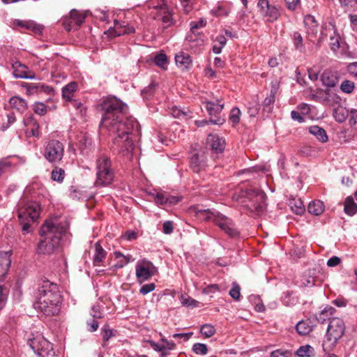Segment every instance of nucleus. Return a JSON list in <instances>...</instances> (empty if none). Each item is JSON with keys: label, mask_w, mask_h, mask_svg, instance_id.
Listing matches in <instances>:
<instances>
[{"label": "nucleus", "mask_w": 357, "mask_h": 357, "mask_svg": "<svg viewBox=\"0 0 357 357\" xmlns=\"http://www.w3.org/2000/svg\"><path fill=\"white\" fill-rule=\"evenodd\" d=\"M104 113L100 126L116 135L114 144L123 155L131 157L134 150V140L140 134V126L137 120L128 116V107L116 97H108L101 105Z\"/></svg>", "instance_id": "f257e3e1"}, {"label": "nucleus", "mask_w": 357, "mask_h": 357, "mask_svg": "<svg viewBox=\"0 0 357 357\" xmlns=\"http://www.w3.org/2000/svg\"><path fill=\"white\" fill-rule=\"evenodd\" d=\"M61 296L56 284L44 280L38 290L35 307L47 316H55L60 312Z\"/></svg>", "instance_id": "f03ea898"}, {"label": "nucleus", "mask_w": 357, "mask_h": 357, "mask_svg": "<svg viewBox=\"0 0 357 357\" xmlns=\"http://www.w3.org/2000/svg\"><path fill=\"white\" fill-rule=\"evenodd\" d=\"M67 227L60 222L47 220L41 227L40 239L37 251L39 254L50 255L59 248L61 238L66 232Z\"/></svg>", "instance_id": "7ed1b4c3"}, {"label": "nucleus", "mask_w": 357, "mask_h": 357, "mask_svg": "<svg viewBox=\"0 0 357 357\" xmlns=\"http://www.w3.org/2000/svg\"><path fill=\"white\" fill-rule=\"evenodd\" d=\"M241 203L250 212L259 215L266 208V195L264 192L250 188L241 192Z\"/></svg>", "instance_id": "20e7f679"}, {"label": "nucleus", "mask_w": 357, "mask_h": 357, "mask_svg": "<svg viewBox=\"0 0 357 357\" xmlns=\"http://www.w3.org/2000/svg\"><path fill=\"white\" fill-rule=\"evenodd\" d=\"M96 180L95 185L96 187H105L110 185L114 179V172L112 167L110 158L101 154L96 160Z\"/></svg>", "instance_id": "39448f33"}, {"label": "nucleus", "mask_w": 357, "mask_h": 357, "mask_svg": "<svg viewBox=\"0 0 357 357\" xmlns=\"http://www.w3.org/2000/svg\"><path fill=\"white\" fill-rule=\"evenodd\" d=\"M344 331L345 326L342 319L338 317H333L331 319L322 344L325 352L332 350L335 347L337 341L342 337Z\"/></svg>", "instance_id": "423d86ee"}, {"label": "nucleus", "mask_w": 357, "mask_h": 357, "mask_svg": "<svg viewBox=\"0 0 357 357\" xmlns=\"http://www.w3.org/2000/svg\"><path fill=\"white\" fill-rule=\"evenodd\" d=\"M17 216L20 221L35 222L40 215V205L31 200L22 199L17 205Z\"/></svg>", "instance_id": "0eeeda50"}, {"label": "nucleus", "mask_w": 357, "mask_h": 357, "mask_svg": "<svg viewBox=\"0 0 357 357\" xmlns=\"http://www.w3.org/2000/svg\"><path fill=\"white\" fill-rule=\"evenodd\" d=\"M43 157L51 163H59L64 155V145L56 139H51L44 146Z\"/></svg>", "instance_id": "6e6552de"}, {"label": "nucleus", "mask_w": 357, "mask_h": 357, "mask_svg": "<svg viewBox=\"0 0 357 357\" xmlns=\"http://www.w3.org/2000/svg\"><path fill=\"white\" fill-rule=\"evenodd\" d=\"M29 344L40 357H56L52 344L43 337L31 340Z\"/></svg>", "instance_id": "1a4fd4ad"}, {"label": "nucleus", "mask_w": 357, "mask_h": 357, "mask_svg": "<svg viewBox=\"0 0 357 357\" xmlns=\"http://www.w3.org/2000/svg\"><path fill=\"white\" fill-rule=\"evenodd\" d=\"M215 215L214 223L231 238L237 237L239 234L233 221L219 211Z\"/></svg>", "instance_id": "9d476101"}, {"label": "nucleus", "mask_w": 357, "mask_h": 357, "mask_svg": "<svg viewBox=\"0 0 357 357\" xmlns=\"http://www.w3.org/2000/svg\"><path fill=\"white\" fill-rule=\"evenodd\" d=\"M86 14L84 13L73 9L70 12L68 16L63 19V26L68 31L77 29L84 22Z\"/></svg>", "instance_id": "9b49d317"}, {"label": "nucleus", "mask_w": 357, "mask_h": 357, "mask_svg": "<svg viewBox=\"0 0 357 357\" xmlns=\"http://www.w3.org/2000/svg\"><path fill=\"white\" fill-rule=\"evenodd\" d=\"M258 7L261 15L268 22H274L280 15L277 6L271 4L268 0H259Z\"/></svg>", "instance_id": "f8f14e48"}, {"label": "nucleus", "mask_w": 357, "mask_h": 357, "mask_svg": "<svg viewBox=\"0 0 357 357\" xmlns=\"http://www.w3.org/2000/svg\"><path fill=\"white\" fill-rule=\"evenodd\" d=\"M207 165L206 155L204 151L194 153L190 161V167L194 172L199 173Z\"/></svg>", "instance_id": "ddd939ff"}, {"label": "nucleus", "mask_w": 357, "mask_h": 357, "mask_svg": "<svg viewBox=\"0 0 357 357\" xmlns=\"http://www.w3.org/2000/svg\"><path fill=\"white\" fill-rule=\"evenodd\" d=\"M329 36L330 37V46L331 50H333L335 54L337 53V50H339L340 40V37L338 34L336 33L333 27L325 28L321 32V36L319 38L318 43H320L322 40H324V36Z\"/></svg>", "instance_id": "4468645a"}, {"label": "nucleus", "mask_w": 357, "mask_h": 357, "mask_svg": "<svg viewBox=\"0 0 357 357\" xmlns=\"http://www.w3.org/2000/svg\"><path fill=\"white\" fill-rule=\"evenodd\" d=\"M304 24L306 29L307 38L310 41H314L319 31V24L315 17L307 15L304 18Z\"/></svg>", "instance_id": "2eb2a0df"}, {"label": "nucleus", "mask_w": 357, "mask_h": 357, "mask_svg": "<svg viewBox=\"0 0 357 357\" xmlns=\"http://www.w3.org/2000/svg\"><path fill=\"white\" fill-rule=\"evenodd\" d=\"M10 265V259L4 255H0V277L4 276ZM6 300V291L0 287V310L3 309L5 305Z\"/></svg>", "instance_id": "dca6fc26"}, {"label": "nucleus", "mask_w": 357, "mask_h": 357, "mask_svg": "<svg viewBox=\"0 0 357 357\" xmlns=\"http://www.w3.org/2000/svg\"><path fill=\"white\" fill-rule=\"evenodd\" d=\"M206 142L215 153H221L225 150V139L217 134H209Z\"/></svg>", "instance_id": "f3484780"}, {"label": "nucleus", "mask_w": 357, "mask_h": 357, "mask_svg": "<svg viewBox=\"0 0 357 357\" xmlns=\"http://www.w3.org/2000/svg\"><path fill=\"white\" fill-rule=\"evenodd\" d=\"M322 84L328 87H334L339 81L337 72L326 70L321 76Z\"/></svg>", "instance_id": "a211bd4d"}, {"label": "nucleus", "mask_w": 357, "mask_h": 357, "mask_svg": "<svg viewBox=\"0 0 357 357\" xmlns=\"http://www.w3.org/2000/svg\"><path fill=\"white\" fill-rule=\"evenodd\" d=\"M107 252L102 248L100 242H96L94 245V254L93 257V264L96 266H102L106 259Z\"/></svg>", "instance_id": "6ab92c4d"}, {"label": "nucleus", "mask_w": 357, "mask_h": 357, "mask_svg": "<svg viewBox=\"0 0 357 357\" xmlns=\"http://www.w3.org/2000/svg\"><path fill=\"white\" fill-rule=\"evenodd\" d=\"M13 76L16 78H22V79H33L35 77L34 75H29L27 74V67L25 65L22 64L20 62H15L13 65Z\"/></svg>", "instance_id": "aec40b11"}, {"label": "nucleus", "mask_w": 357, "mask_h": 357, "mask_svg": "<svg viewBox=\"0 0 357 357\" xmlns=\"http://www.w3.org/2000/svg\"><path fill=\"white\" fill-rule=\"evenodd\" d=\"M175 61L177 66L183 70H188L192 66V59L190 55L183 52L176 55Z\"/></svg>", "instance_id": "412c9836"}, {"label": "nucleus", "mask_w": 357, "mask_h": 357, "mask_svg": "<svg viewBox=\"0 0 357 357\" xmlns=\"http://www.w3.org/2000/svg\"><path fill=\"white\" fill-rule=\"evenodd\" d=\"M314 326V321L307 319L299 321L296 326V329L300 335H306L312 331Z\"/></svg>", "instance_id": "4be33fe9"}, {"label": "nucleus", "mask_w": 357, "mask_h": 357, "mask_svg": "<svg viewBox=\"0 0 357 357\" xmlns=\"http://www.w3.org/2000/svg\"><path fill=\"white\" fill-rule=\"evenodd\" d=\"M308 131L310 134L314 135L318 141L321 143H326L328 140V137L326 130L318 126H312L308 128Z\"/></svg>", "instance_id": "5701e85b"}, {"label": "nucleus", "mask_w": 357, "mask_h": 357, "mask_svg": "<svg viewBox=\"0 0 357 357\" xmlns=\"http://www.w3.org/2000/svg\"><path fill=\"white\" fill-rule=\"evenodd\" d=\"M151 275L149 264H137L136 266V276L140 282L147 280Z\"/></svg>", "instance_id": "b1692460"}, {"label": "nucleus", "mask_w": 357, "mask_h": 357, "mask_svg": "<svg viewBox=\"0 0 357 357\" xmlns=\"http://www.w3.org/2000/svg\"><path fill=\"white\" fill-rule=\"evenodd\" d=\"M10 107L20 113L24 112L27 109L26 100L19 96H13L9 100Z\"/></svg>", "instance_id": "393cba45"}, {"label": "nucleus", "mask_w": 357, "mask_h": 357, "mask_svg": "<svg viewBox=\"0 0 357 357\" xmlns=\"http://www.w3.org/2000/svg\"><path fill=\"white\" fill-rule=\"evenodd\" d=\"M77 90V83L71 82L62 88V98L66 101H71L75 91Z\"/></svg>", "instance_id": "a878e982"}, {"label": "nucleus", "mask_w": 357, "mask_h": 357, "mask_svg": "<svg viewBox=\"0 0 357 357\" xmlns=\"http://www.w3.org/2000/svg\"><path fill=\"white\" fill-rule=\"evenodd\" d=\"M159 17L164 29H167L174 24L172 13L165 8L160 9Z\"/></svg>", "instance_id": "bb28decb"}, {"label": "nucleus", "mask_w": 357, "mask_h": 357, "mask_svg": "<svg viewBox=\"0 0 357 357\" xmlns=\"http://www.w3.org/2000/svg\"><path fill=\"white\" fill-rule=\"evenodd\" d=\"M115 33L116 36H120L125 34H130L135 32V29L132 26L126 24V22L114 23Z\"/></svg>", "instance_id": "cd10ccee"}, {"label": "nucleus", "mask_w": 357, "mask_h": 357, "mask_svg": "<svg viewBox=\"0 0 357 357\" xmlns=\"http://www.w3.org/2000/svg\"><path fill=\"white\" fill-rule=\"evenodd\" d=\"M335 311L334 307L327 305L316 316V320L321 324H324L326 320L331 321L333 319L331 316L335 314Z\"/></svg>", "instance_id": "c85d7f7f"}, {"label": "nucleus", "mask_w": 357, "mask_h": 357, "mask_svg": "<svg viewBox=\"0 0 357 357\" xmlns=\"http://www.w3.org/2000/svg\"><path fill=\"white\" fill-rule=\"evenodd\" d=\"M206 104V109L211 116L220 113L224 107V104L222 102V100H217L216 102L207 101Z\"/></svg>", "instance_id": "c756f323"}, {"label": "nucleus", "mask_w": 357, "mask_h": 357, "mask_svg": "<svg viewBox=\"0 0 357 357\" xmlns=\"http://www.w3.org/2000/svg\"><path fill=\"white\" fill-rule=\"evenodd\" d=\"M324 204L323 202L320 200H315L311 202L308 204V212L311 214H313L314 215H319L323 213L324 211Z\"/></svg>", "instance_id": "7c9ffc66"}, {"label": "nucleus", "mask_w": 357, "mask_h": 357, "mask_svg": "<svg viewBox=\"0 0 357 357\" xmlns=\"http://www.w3.org/2000/svg\"><path fill=\"white\" fill-rule=\"evenodd\" d=\"M196 216L203 220L205 221H209L211 220L214 222L215 215H217L218 212L217 211H212L210 209L206 210H196L195 211Z\"/></svg>", "instance_id": "2f4dec72"}, {"label": "nucleus", "mask_w": 357, "mask_h": 357, "mask_svg": "<svg viewBox=\"0 0 357 357\" xmlns=\"http://www.w3.org/2000/svg\"><path fill=\"white\" fill-rule=\"evenodd\" d=\"M26 126L28 127L26 130V134L28 136L39 137V124L36 121L31 118L28 120Z\"/></svg>", "instance_id": "473e14b6"}, {"label": "nucleus", "mask_w": 357, "mask_h": 357, "mask_svg": "<svg viewBox=\"0 0 357 357\" xmlns=\"http://www.w3.org/2000/svg\"><path fill=\"white\" fill-rule=\"evenodd\" d=\"M344 212L349 215H354L356 214L357 211V206L352 197L349 196L347 197L344 202Z\"/></svg>", "instance_id": "72a5a7b5"}, {"label": "nucleus", "mask_w": 357, "mask_h": 357, "mask_svg": "<svg viewBox=\"0 0 357 357\" xmlns=\"http://www.w3.org/2000/svg\"><path fill=\"white\" fill-rule=\"evenodd\" d=\"M289 205L291 211L296 215H302L305 212V206L301 199L290 201Z\"/></svg>", "instance_id": "f704fd0d"}, {"label": "nucleus", "mask_w": 357, "mask_h": 357, "mask_svg": "<svg viewBox=\"0 0 357 357\" xmlns=\"http://www.w3.org/2000/svg\"><path fill=\"white\" fill-rule=\"evenodd\" d=\"M291 38L296 50L303 52L305 50V46L303 43L301 34L298 31H295L292 33Z\"/></svg>", "instance_id": "c9c22d12"}, {"label": "nucleus", "mask_w": 357, "mask_h": 357, "mask_svg": "<svg viewBox=\"0 0 357 357\" xmlns=\"http://www.w3.org/2000/svg\"><path fill=\"white\" fill-rule=\"evenodd\" d=\"M155 65L163 70H166L168 64L167 56L164 53L157 54L154 58Z\"/></svg>", "instance_id": "e433bc0d"}, {"label": "nucleus", "mask_w": 357, "mask_h": 357, "mask_svg": "<svg viewBox=\"0 0 357 357\" xmlns=\"http://www.w3.org/2000/svg\"><path fill=\"white\" fill-rule=\"evenodd\" d=\"M216 332L215 327L211 324H204L200 328V333L205 337H212Z\"/></svg>", "instance_id": "4c0bfd02"}, {"label": "nucleus", "mask_w": 357, "mask_h": 357, "mask_svg": "<svg viewBox=\"0 0 357 357\" xmlns=\"http://www.w3.org/2000/svg\"><path fill=\"white\" fill-rule=\"evenodd\" d=\"M340 1L345 12L354 10L357 5V0H340Z\"/></svg>", "instance_id": "58836bf2"}, {"label": "nucleus", "mask_w": 357, "mask_h": 357, "mask_svg": "<svg viewBox=\"0 0 357 357\" xmlns=\"http://www.w3.org/2000/svg\"><path fill=\"white\" fill-rule=\"evenodd\" d=\"M192 351L197 355H206L208 352L206 344L203 343H195L192 346Z\"/></svg>", "instance_id": "ea45409f"}, {"label": "nucleus", "mask_w": 357, "mask_h": 357, "mask_svg": "<svg viewBox=\"0 0 357 357\" xmlns=\"http://www.w3.org/2000/svg\"><path fill=\"white\" fill-rule=\"evenodd\" d=\"M65 176V171L61 168L55 167L52 172V178L58 182H62Z\"/></svg>", "instance_id": "a19ab883"}, {"label": "nucleus", "mask_w": 357, "mask_h": 357, "mask_svg": "<svg viewBox=\"0 0 357 357\" xmlns=\"http://www.w3.org/2000/svg\"><path fill=\"white\" fill-rule=\"evenodd\" d=\"M181 303L185 306L197 307L198 301L188 295L181 294L180 296Z\"/></svg>", "instance_id": "79ce46f5"}, {"label": "nucleus", "mask_w": 357, "mask_h": 357, "mask_svg": "<svg viewBox=\"0 0 357 357\" xmlns=\"http://www.w3.org/2000/svg\"><path fill=\"white\" fill-rule=\"evenodd\" d=\"M313 348L310 345L301 347L296 351V354L300 357H309L312 353Z\"/></svg>", "instance_id": "37998d69"}, {"label": "nucleus", "mask_w": 357, "mask_h": 357, "mask_svg": "<svg viewBox=\"0 0 357 357\" xmlns=\"http://www.w3.org/2000/svg\"><path fill=\"white\" fill-rule=\"evenodd\" d=\"M224 121H225V120L223 119L218 118L216 119H211L209 121H206V120L196 121L195 124L198 127H203L205 125L208 124L209 123H211L213 124L221 125L224 123Z\"/></svg>", "instance_id": "c03bdc74"}, {"label": "nucleus", "mask_w": 357, "mask_h": 357, "mask_svg": "<svg viewBox=\"0 0 357 357\" xmlns=\"http://www.w3.org/2000/svg\"><path fill=\"white\" fill-rule=\"evenodd\" d=\"M355 84L353 82L349 80H344L340 85V89L342 91L349 93L354 89Z\"/></svg>", "instance_id": "a18cd8bd"}, {"label": "nucleus", "mask_w": 357, "mask_h": 357, "mask_svg": "<svg viewBox=\"0 0 357 357\" xmlns=\"http://www.w3.org/2000/svg\"><path fill=\"white\" fill-rule=\"evenodd\" d=\"M240 116H241L240 109L237 107H234L231 111L230 116H229V121L234 124H237L240 121Z\"/></svg>", "instance_id": "49530a36"}, {"label": "nucleus", "mask_w": 357, "mask_h": 357, "mask_svg": "<svg viewBox=\"0 0 357 357\" xmlns=\"http://www.w3.org/2000/svg\"><path fill=\"white\" fill-rule=\"evenodd\" d=\"M229 296L234 300L238 301L241 296V288L240 286L236 283H233L232 288L230 289Z\"/></svg>", "instance_id": "de8ad7c7"}, {"label": "nucleus", "mask_w": 357, "mask_h": 357, "mask_svg": "<svg viewBox=\"0 0 357 357\" xmlns=\"http://www.w3.org/2000/svg\"><path fill=\"white\" fill-rule=\"evenodd\" d=\"M275 93L276 90L272 89L271 91V93L269 95L267 96V97L265 98L263 102V105L264 107H270L271 105H273L275 100Z\"/></svg>", "instance_id": "09e8293b"}, {"label": "nucleus", "mask_w": 357, "mask_h": 357, "mask_svg": "<svg viewBox=\"0 0 357 357\" xmlns=\"http://www.w3.org/2000/svg\"><path fill=\"white\" fill-rule=\"evenodd\" d=\"M220 289V288L218 284H209V285L206 286V287L203 288L202 293L204 294L208 295V294H214L217 291H219Z\"/></svg>", "instance_id": "8fccbe9b"}, {"label": "nucleus", "mask_w": 357, "mask_h": 357, "mask_svg": "<svg viewBox=\"0 0 357 357\" xmlns=\"http://www.w3.org/2000/svg\"><path fill=\"white\" fill-rule=\"evenodd\" d=\"M101 333L102 335V340L104 342V346L105 343L114 335L112 330L109 328L107 326H104L101 329Z\"/></svg>", "instance_id": "3c124183"}, {"label": "nucleus", "mask_w": 357, "mask_h": 357, "mask_svg": "<svg viewBox=\"0 0 357 357\" xmlns=\"http://www.w3.org/2000/svg\"><path fill=\"white\" fill-rule=\"evenodd\" d=\"M43 87V84L41 83H31L26 84V89L29 93H33L35 92H40L42 88Z\"/></svg>", "instance_id": "603ef678"}, {"label": "nucleus", "mask_w": 357, "mask_h": 357, "mask_svg": "<svg viewBox=\"0 0 357 357\" xmlns=\"http://www.w3.org/2000/svg\"><path fill=\"white\" fill-rule=\"evenodd\" d=\"M170 114L174 117L180 119L181 117H185L186 116L185 112L180 109L176 106L172 107L170 109Z\"/></svg>", "instance_id": "864d4df0"}, {"label": "nucleus", "mask_w": 357, "mask_h": 357, "mask_svg": "<svg viewBox=\"0 0 357 357\" xmlns=\"http://www.w3.org/2000/svg\"><path fill=\"white\" fill-rule=\"evenodd\" d=\"M116 258L123 257L124 259L123 261H121L119 264L117 265L119 268L123 267L126 264H128L130 259V256H125L121 252H114V253Z\"/></svg>", "instance_id": "5fc2aeb1"}, {"label": "nucleus", "mask_w": 357, "mask_h": 357, "mask_svg": "<svg viewBox=\"0 0 357 357\" xmlns=\"http://www.w3.org/2000/svg\"><path fill=\"white\" fill-rule=\"evenodd\" d=\"M155 287V285L154 283H149L144 284L139 289L140 294L142 295H146L151 291H153Z\"/></svg>", "instance_id": "6e6d98bb"}, {"label": "nucleus", "mask_w": 357, "mask_h": 357, "mask_svg": "<svg viewBox=\"0 0 357 357\" xmlns=\"http://www.w3.org/2000/svg\"><path fill=\"white\" fill-rule=\"evenodd\" d=\"M34 112L39 115H44L47 112V107L42 102H38L34 105Z\"/></svg>", "instance_id": "4d7b16f0"}, {"label": "nucleus", "mask_w": 357, "mask_h": 357, "mask_svg": "<svg viewBox=\"0 0 357 357\" xmlns=\"http://www.w3.org/2000/svg\"><path fill=\"white\" fill-rule=\"evenodd\" d=\"M74 108L79 111L81 115H84L86 113V108L84 107L83 104L81 102H79L75 100H72L70 101Z\"/></svg>", "instance_id": "13d9d810"}, {"label": "nucleus", "mask_w": 357, "mask_h": 357, "mask_svg": "<svg viewBox=\"0 0 357 357\" xmlns=\"http://www.w3.org/2000/svg\"><path fill=\"white\" fill-rule=\"evenodd\" d=\"M167 195L158 193L155 197V202L158 204H167Z\"/></svg>", "instance_id": "bf43d9fd"}, {"label": "nucleus", "mask_w": 357, "mask_h": 357, "mask_svg": "<svg viewBox=\"0 0 357 357\" xmlns=\"http://www.w3.org/2000/svg\"><path fill=\"white\" fill-rule=\"evenodd\" d=\"M206 24V22L203 20L200 19L199 21H195L190 22V29L191 31H194L195 29H199L201 27H204Z\"/></svg>", "instance_id": "052dcab7"}, {"label": "nucleus", "mask_w": 357, "mask_h": 357, "mask_svg": "<svg viewBox=\"0 0 357 357\" xmlns=\"http://www.w3.org/2000/svg\"><path fill=\"white\" fill-rule=\"evenodd\" d=\"M162 231L166 234H169L173 231V222L167 220L163 223Z\"/></svg>", "instance_id": "680f3d73"}, {"label": "nucleus", "mask_w": 357, "mask_h": 357, "mask_svg": "<svg viewBox=\"0 0 357 357\" xmlns=\"http://www.w3.org/2000/svg\"><path fill=\"white\" fill-rule=\"evenodd\" d=\"M10 167V162L6 160H2L0 161V176L9 169Z\"/></svg>", "instance_id": "e2e57ef3"}, {"label": "nucleus", "mask_w": 357, "mask_h": 357, "mask_svg": "<svg viewBox=\"0 0 357 357\" xmlns=\"http://www.w3.org/2000/svg\"><path fill=\"white\" fill-rule=\"evenodd\" d=\"M341 259L340 257L333 256L327 261V266L329 267H334L340 264Z\"/></svg>", "instance_id": "0e129e2a"}, {"label": "nucleus", "mask_w": 357, "mask_h": 357, "mask_svg": "<svg viewBox=\"0 0 357 357\" xmlns=\"http://www.w3.org/2000/svg\"><path fill=\"white\" fill-rule=\"evenodd\" d=\"M289 10H294L299 3V0H284Z\"/></svg>", "instance_id": "69168bd1"}, {"label": "nucleus", "mask_w": 357, "mask_h": 357, "mask_svg": "<svg viewBox=\"0 0 357 357\" xmlns=\"http://www.w3.org/2000/svg\"><path fill=\"white\" fill-rule=\"evenodd\" d=\"M333 303L338 307H342L347 305V301L343 297H338L333 301Z\"/></svg>", "instance_id": "338daca9"}, {"label": "nucleus", "mask_w": 357, "mask_h": 357, "mask_svg": "<svg viewBox=\"0 0 357 357\" xmlns=\"http://www.w3.org/2000/svg\"><path fill=\"white\" fill-rule=\"evenodd\" d=\"M271 357H288V354L285 351L275 350L271 354Z\"/></svg>", "instance_id": "774afa93"}]
</instances>
